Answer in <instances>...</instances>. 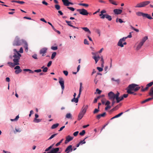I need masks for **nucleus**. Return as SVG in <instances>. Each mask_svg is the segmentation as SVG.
I'll return each mask as SVG.
<instances>
[{
	"instance_id": "9b49d317",
	"label": "nucleus",
	"mask_w": 153,
	"mask_h": 153,
	"mask_svg": "<svg viewBox=\"0 0 153 153\" xmlns=\"http://www.w3.org/2000/svg\"><path fill=\"white\" fill-rule=\"evenodd\" d=\"M88 108V105H83V106L82 108V109L80 112L85 114L86 111L87 109Z\"/></svg>"
},
{
	"instance_id": "a19ab883",
	"label": "nucleus",
	"mask_w": 153,
	"mask_h": 153,
	"mask_svg": "<svg viewBox=\"0 0 153 153\" xmlns=\"http://www.w3.org/2000/svg\"><path fill=\"white\" fill-rule=\"evenodd\" d=\"M56 52H53L51 55V58L52 59H53L56 56Z\"/></svg>"
},
{
	"instance_id": "4d7b16f0",
	"label": "nucleus",
	"mask_w": 153,
	"mask_h": 153,
	"mask_svg": "<svg viewBox=\"0 0 153 153\" xmlns=\"http://www.w3.org/2000/svg\"><path fill=\"white\" fill-rule=\"evenodd\" d=\"M55 7L57 10H59L60 9V6L58 4L55 5Z\"/></svg>"
},
{
	"instance_id": "e433bc0d",
	"label": "nucleus",
	"mask_w": 153,
	"mask_h": 153,
	"mask_svg": "<svg viewBox=\"0 0 153 153\" xmlns=\"http://www.w3.org/2000/svg\"><path fill=\"white\" fill-rule=\"evenodd\" d=\"M41 121V120L39 119H37L36 118H35L33 120V122L35 123H38L40 122Z\"/></svg>"
},
{
	"instance_id": "c85d7f7f",
	"label": "nucleus",
	"mask_w": 153,
	"mask_h": 153,
	"mask_svg": "<svg viewBox=\"0 0 153 153\" xmlns=\"http://www.w3.org/2000/svg\"><path fill=\"white\" fill-rule=\"evenodd\" d=\"M148 39V37L147 36H146L144 38H143L141 41V42L143 44L145 42L146 40H147Z\"/></svg>"
},
{
	"instance_id": "9d476101",
	"label": "nucleus",
	"mask_w": 153,
	"mask_h": 153,
	"mask_svg": "<svg viewBox=\"0 0 153 153\" xmlns=\"http://www.w3.org/2000/svg\"><path fill=\"white\" fill-rule=\"evenodd\" d=\"M72 147V146L71 145H70L68 146L65 149V152H67L68 153L70 152H71L72 151L73 149Z\"/></svg>"
},
{
	"instance_id": "a18cd8bd",
	"label": "nucleus",
	"mask_w": 153,
	"mask_h": 153,
	"mask_svg": "<svg viewBox=\"0 0 153 153\" xmlns=\"http://www.w3.org/2000/svg\"><path fill=\"white\" fill-rule=\"evenodd\" d=\"M123 114V112H121L114 117V118L118 117H120V116H121Z\"/></svg>"
},
{
	"instance_id": "a878e982",
	"label": "nucleus",
	"mask_w": 153,
	"mask_h": 153,
	"mask_svg": "<svg viewBox=\"0 0 153 153\" xmlns=\"http://www.w3.org/2000/svg\"><path fill=\"white\" fill-rule=\"evenodd\" d=\"M136 14L138 16H142L143 17L144 13L140 12H136Z\"/></svg>"
},
{
	"instance_id": "37998d69",
	"label": "nucleus",
	"mask_w": 153,
	"mask_h": 153,
	"mask_svg": "<svg viewBox=\"0 0 153 153\" xmlns=\"http://www.w3.org/2000/svg\"><path fill=\"white\" fill-rule=\"evenodd\" d=\"M132 91V90L128 89L127 90V92L128 94H133L134 93V92L131 91Z\"/></svg>"
},
{
	"instance_id": "79ce46f5",
	"label": "nucleus",
	"mask_w": 153,
	"mask_h": 153,
	"mask_svg": "<svg viewBox=\"0 0 153 153\" xmlns=\"http://www.w3.org/2000/svg\"><path fill=\"white\" fill-rule=\"evenodd\" d=\"M141 87H142V88L141 89V91H146L147 90L148 88L146 86V87L144 88H143V86H141Z\"/></svg>"
},
{
	"instance_id": "09e8293b",
	"label": "nucleus",
	"mask_w": 153,
	"mask_h": 153,
	"mask_svg": "<svg viewBox=\"0 0 153 153\" xmlns=\"http://www.w3.org/2000/svg\"><path fill=\"white\" fill-rule=\"evenodd\" d=\"M99 111V109L97 108H95L94 110V111H93V113L94 114H96Z\"/></svg>"
},
{
	"instance_id": "5701e85b",
	"label": "nucleus",
	"mask_w": 153,
	"mask_h": 153,
	"mask_svg": "<svg viewBox=\"0 0 153 153\" xmlns=\"http://www.w3.org/2000/svg\"><path fill=\"white\" fill-rule=\"evenodd\" d=\"M64 4L66 6H69L68 3L69 1L68 0H62Z\"/></svg>"
},
{
	"instance_id": "49530a36",
	"label": "nucleus",
	"mask_w": 153,
	"mask_h": 153,
	"mask_svg": "<svg viewBox=\"0 0 153 153\" xmlns=\"http://www.w3.org/2000/svg\"><path fill=\"white\" fill-rule=\"evenodd\" d=\"M63 140H64L63 139H62L59 142L57 143L56 144V146H58L62 142Z\"/></svg>"
},
{
	"instance_id": "f3484780",
	"label": "nucleus",
	"mask_w": 153,
	"mask_h": 153,
	"mask_svg": "<svg viewBox=\"0 0 153 153\" xmlns=\"http://www.w3.org/2000/svg\"><path fill=\"white\" fill-rule=\"evenodd\" d=\"M143 17L148 18L149 19H152L153 18L151 17L150 14L147 13H144Z\"/></svg>"
},
{
	"instance_id": "4468645a",
	"label": "nucleus",
	"mask_w": 153,
	"mask_h": 153,
	"mask_svg": "<svg viewBox=\"0 0 153 153\" xmlns=\"http://www.w3.org/2000/svg\"><path fill=\"white\" fill-rule=\"evenodd\" d=\"M113 11L115 14H119L122 13V10L121 9H115Z\"/></svg>"
},
{
	"instance_id": "6ab92c4d",
	"label": "nucleus",
	"mask_w": 153,
	"mask_h": 153,
	"mask_svg": "<svg viewBox=\"0 0 153 153\" xmlns=\"http://www.w3.org/2000/svg\"><path fill=\"white\" fill-rule=\"evenodd\" d=\"M19 58L18 59H13V61L15 65H17L19 64Z\"/></svg>"
},
{
	"instance_id": "6e6552de",
	"label": "nucleus",
	"mask_w": 153,
	"mask_h": 153,
	"mask_svg": "<svg viewBox=\"0 0 153 153\" xmlns=\"http://www.w3.org/2000/svg\"><path fill=\"white\" fill-rule=\"evenodd\" d=\"M125 39V38L123 37L120 39L117 44L118 46H120L121 47H123L124 46V45L123 44V42L125 41L126 40Z\"/></svg>"
},
{
	"instance_id": "f8f14e48",
	"label": "nucleus",
	"mask_w": 153,
	"mask_h": 153,
	"mask_svg": "<svg viewBox=\"0 0 153 153\" xmlns=\"http://www.w3.org/2000/svg\"><path fill=\"white\" fill-rule=\"evenodd\" d=\"M73 138V137H71L70 135H68L66 138V140L65 141V143L67 144L69 141L72 140Z\"/></svg>"
},
{
	"instance_id": "a211bd4d",
	"label": "nucleus",
	"mask_w": 153,
	"mask_h": 153,
	"mask_svg": "<svg viewBox=\"0 0 153 153\" xmlns=\"http://www.w3.org/2000/svg\"><path fill=\"white\" fill-rule=\"evenodd\" d=\"M82 82H80V88L79 89V94L78 95V96L77 97V98L78 99V98L80 97V95L81 94V92L82 91Z\"/></svg>"
},
{
	"instance_id": "412c9836",
	"label": "nucleus",
	"mask_w": 153,
	"mask_h": 153,
	"mask_svg": "<svg viewBox=\"0 0 153 153\" xmlns=\"http://www.w3.org/2000/svg\"><path fill=\"white\" fill-rule=\"evenodd\" d=\"M59 148H56L53 149L51 151L52 153H57L59 151Z\"/></svg>"
},
{
	"instance_id": "864d4df0",
	"label": "nucleus",
	"mask_w": 153,
	"mask_h": 153,
	"mask_svg": "<svg viewBox=\"0 0 153 153\" xmlns=\"http://www.w3.org/2000/svg\"><path fill=\"white\" fill-rule=\"evenodd\" d=\"M14 54L13 56V57L14 58V59H18V58H19V59H20V58L18 56H17V54L15 53H14Z\"/></svg>"
},
{
	"instance_id": "ea45409f",
	"label": "nucleus",
	"mask_w": 153,
	"mask_h": 153,
	"mask_svg": "<svg viewBox=\"0 0 153 153\" xmlns=\"http://www.w3.org/2000/svg\"><path fill=\"white\" fill-rule=\"evenodd\" d=\"M79 5L80 6H82L86 7H88V4L85 3H79Z\"/></svg>"
},
{
	"instance_id": "338daca9",
	"label": "nucleus",
	"mask_w": 153,
	"mask_h": 153,
	"mask_svg": "<svg viewBox=\"0 0 153 153\" xmlns=\"http://www.w3.org/2000/svg\"><path fill=\"white\" fill-rule=\"evenodd\" d=\"M78 133H79V131H76L74 133L73 135L74 136H76L77 135Z\"/></svg>"
},
{
	"instance_id": "bf43d9fd",
	"label": "nucleus",
	"mask_w": 153,
	"mask_h": 153,
	"mask_svg": "<svg viewBox=\"0 0 153 153\" xmlns=\"http://www.w3.org/2000/svg\"><path fill=\"white\" fill-rule=\"evenodd\" d=\"M149 95L153 97V91H150L149 92Z\"/></svg>"
},
{
	"instance_id": "c03bdc74",
	"label": "nucleus",
	"mask_w": 153,
	"mask_h": 153,
	"mask_svg": "<svg viewBox=\"0 0 153 153\" xmlns=\"http://www.w3.org/2000/svg\"><path fill=\"white\" fill-rule=\"evenodd\" d=\"M133 32H130L129 33V34L128 36H127V37H123L124 38H125V39L126 40L127 38H131L132 37V35L131 34V33H132Z\"/></svg>"
},
{
	"instance_id": "72a5a7b5",
	"label": "nucleus",
	"mask_w": 153,
	"mask_h": 153,
	"mask_svg": "<svg viewBox=\"0 0 153 153\" xmlns=\"http://www.w3.org/2000/svg\"><path fill=\"white\" fill-rule=\"evenodd\" d=\"M23 71H29L30 73H33L34 72L31 70L27 69H24Z\"/></svg>"
},
{
	"instance_id": "13d9d810",
	"label": "nucleus",
	"mask_w": 153,
	"mask_h": 153,
	"mask_svg": "<svg viewBox=\"0 0 153 153\" xmlns=\"http://www.w3.org/2000/svg\"><path fill=\"white\" fill-rule=\"evenodd\" d=\"M97 69L98 70L99 72H101L102 71L103 68H100L99 67H97Z\"/></svg>"
},
{
	"instance_id": "6e6d98bb",
	"label": "nucleus",
	"mask_w": 153,
	"mask_h": 153,
	"mask_svg": "<svg viewBox=\"0 0 153 153\" xmlns=\"http://www.w3.org/2000/svg\"><path fill=\"white\" fill-rule=\"evenodd\" d=\"M140 88V87L139 86L136 87L134 89V91H136L138 90Z\"/></svg>"
},
{
	"instance_id": "ddd939ff",
	"label": "nucleus",
	"mask_w": 153,
	"mask_h": 153,
	"mask_svg": "<svg viewBox=\"0 0 153 153\" xmlns=\"http://www.w3.org/2000/svg\"><path fill=\"white\" fill-rule=\"evenodd\" d=\"M106 13V11L105 10H102L100 12V14L99 15V16L100 17V18L102 19H104L105 18L104 16L105 15V14H103L104 13Z\"/></svg>"
},
{
	"instance_id": "423d86ee",
	"label": "nucleus",
	"mask_w": 153,
	"mask_h": 153,
	"mask_svg": "<svg viewBox=\"0 0 153 153\" xmlns=\"http://www.w3.org/2000/svg\"><path fill=\"white\" fill-rule=\"evenodd\" d=\"M48 48L44 47L41 49L39 51V54L42 55V56L45 55V53L47 52Z\"/></svg>"
},
{
	"instance_id": "de8ad7c7",
	"label": "nucleus",
	"mask_w": 153,
	"mask_h": 153,
	"mask_svg": "<svg viewBox=\"0 0 153 153\" xmlns=\"http://www.w3.org/2000/svg\"><path fill=\"white\" fill-rule=\"evenodd\" d=\"M57 134H55L52 135L48 139V140H50L55 137L57 135Z\"/></svg>"
},
{
	"instance_id": "8fccbe9b",
	"label": "nucleus",
	"mask_w": 153,
	"mask_h": 153,
	"mask_svg": "<svg viewBox=\"0 0 153 153\" xmlns=\"http://www.w3.org/2000/svg\"><path fill=\"white\" fill-rule=\"evenodd\" d=\"M85 133V130H83L81 132H80L79 134L81 136H83Z\"/></svg>"
},
{
	"instance_id": "f03ea898",
	"label": "nucleus",
	"mask_w": 153,
	"mask_h": 153,
	"mask_svg": "<svg viewBox=\"0 0 153 153\" xmlns=\"http://www.w3.org/2000/svg\"><path fill=\"white\" fill-rule=\"evenodd\" d=\"M150 3V1H143L138 4L135 7H144Z\"/></svg>"
},
{
	"instance_id": "c9c22d12",
	"label": "nucleus",
	"mask_w": 153,
	"mask_h": 153,
	"mask_svg": "<svg viewBox=\"0 0 153 153\" xmlns=\"http://www.w3.org/2000/svg\"><path fill=\"white\" fill-rule=\"evenodd\" d=\"M71 101L72 102H75L76 103H77L78 101V99L77 98H74L71 100Z\"/></svg>"
},
{
	"instance_id": "b1692460",
	"label": "nucleus",
	"mask_w": 153,
	"mask_h": 153,
	"mask_svg": "<svg viewBox=\"0 0 153 153\" xmlns=\"http://www.w3.org/2000/svg\"><path fill=\"white\" fill-rule=\"evenodd\" d=\"M105 18L108 19L109 21H111L112 19L111 16L109 15L108 14L106 13L105 15L104 16Z\"/></svg>"
},
{
	"instance_id": "774afa93",
	"label": "nucleus",
	"mask_w": 153,
	"mask_h": 153,
	"mask_svg": "<svg viewBox=\"0 0 153 153\" xmlns=\"http://www.w3.org/2000/svg\"><path fill=\"white\" fill-rule=\"evenodd\" d=\"M63 72L64 74H65V76H67V75H68V71H63Z\"/></svg>"
},
{
	"instance_id": "393cba45",
	"label": "nucleus",
	"mask_w": 153,
	"mask_h": 153,
	"mask_svg": "<svg viewBox=\"0 0 153 153\" xmlns=\"http://www.w3.org/2000/svg\"><path fill=\"white\" fill-rule=\"evenodd\" d=\"M100 58V57L99 56H93V58L94 59L96 63H97V62L99 60Z\"/></svg>"
},
{
	"instance_id": "1a4fd4ad",
	"label": "nucleus",
	"mask_w": 153,
	"mask_h": 153,
	"mask_svg": "<svg viewBox=\"0 0 153 153\" xmlns=\"http://www.w3.org/2000/svg\"><path fill=\"white\" fill-rule=\"evenodd\" d=\"M138 85L135 84H132L129 85L128 87V89L134 91L135 88Z\"/></svg>"
},
{
	"instance_id": "603ef678",
	"label": "nucleus",
	"mask_w": 153,
	"mask_h": 153,
	"mask_svg": "<svg viewBox=\"0 0 153 153\" xmlns=\"http://www.w3.org/2000/svg\"><path fill=\"white\" fill-rule=\"evenodd\" d=\"M84 43L85 45H88L89 44L88 41L86 39H84Z\"/></svg>"
},
{
	"instance_id": "0eeeda50",
	"label": "nucleus",
	"mask_w": 153,
	"mask_h": 153,
	"mask_svg": "<svg viewBox=\"0 0 153 153\" xmlns=\"http://www.w3.org/2000/svg\"><path fill=\"white\" fill-rule=\"evenodd\" d=\"M120 95V93L117 92V96H116V100L117 102L119 103L120 101L122 100L124 98V97L123 96L121 97H119Z\"/></svg>"
},
{
	"instance_id": "3c124183",
	"label": "nucleus",
	"mask_w": 153,
	"mask_h": 153,
	"mask_svg": "<svg viewBox=\"0 0 153 153\" xmlns=\"http://www.w3.org/2000/svg\"><path fill=\"white\" fill-rule=\"evenodd\" d=\"M153 84V82H152L149 83L146 86L149 88V87H151V86H152Z\"/></svg>"
},
{
	"instance_id": "0e129e2a",
	"label": "nucleus",
	"mask_w": 153,
	"mask_h": 153,
	"mask_svg": "<svg viewBox=\"0 0 153 153\" xmlns=\"http://www.w3.org/2000/svg\"><path fill=\"white\" fill-rule=\"evenodd\" d=\"M96 91L97 92V94H100L102 92L101 90H100L98 88L96 89Z\"/></svg>"
},
{
	"instance_id": "5fc2aeb1",
	"label": "nucleus",
	"mask_w": 153,
	"mask_h": 153,
	"mask_svg": "<svg viewBox=\"0 0 153 153\" xmlns=\"http://www.w3.org/2000/svg\"><path fill=\"white\" fill-rule=\"evenodd\" d=\"M51 49L53 50H57L58 49L57 46H52L51 48Z\"/></svg>"
},
{
	"instance_id": "7c9ffc66",
	"label": "nucleus",
	"mask_w": 153,
	"mask_h": 153,
	"mask_svg": "<svg viewBox=\"0 0 153 153\" xmlns=\"http://www.w3.org/2000/svg\"><path fill=\"white\" fill-rule=\"evenodd\" d=\"M13 51H14L17 54V56H18L19 57V58H20V57L21 56V54H20L19 53V52L17 51V50L15 49H13Z\"/></svg>"
},
{
	"instance_id": "dca6fc26",
	"label": "nucleus",
	"mask_w": 153,
	"mask_h": 153,
	"mask_svg": "<svg viewBox=\"0 0 153 153\" xmlns=\"http://www.w3.org/2000/svg\"><path fill=\"white\" fill-rule=\"evenodd\" d=\"M106 113L105 112H104L102 114H98L97 116V118L99 120L101 117H104L106 115Z\"/></svg>"
},
{
	"instance_id": "bb28decb",
	"label": "nucleus",
	"mask_w": 153,
	"mask_h": 153,
	"mask_svg": "<svg viewBox=\"0 0 153 153\" xmlns=\"http://www.w3.org/2000/svg\"><path fill=\"white\" fill-rule=\"evenodd\" d=\"M59 126V124L58 123L53 124L51 126V128L53 129L57 128Z\"/></svg>"
},
{
	"instance_id": "f704fd0d",
	"label": "nucleus",
	"mask_w": 153,
	"mask_h": 153,
	"mask_svg": "<svg viewBox=\"0 0 153 153\" xmlns=\"http://www.w3.org/2000/svg\"><path fill=\"white\" fill-rule=\"evenodd\" d=\"M54 144H52L48 148H47L45 150V152H48V151H49L53 147V146Z\"/></svg>"
},
{
	"instance_id": "4be33fe9",
	"label": "nucleus",
	"mask_w": 153,
	"mask_h": 153,
	"mask_svg": "<svg viewBox=\"0 0 153 153\" xmlns=\"http://www.w3.org/2000/svg\"><path fill=\"white\" fill-rule=\"evenodd\" d=\"M84 114H84L80 112L78 115V120H81Z\"/></svg>"
},
{
	"instance_id": "69168bd1",
	"label": "nucleus",
	"mask_w": 153,
	"mask_h": 153,
	"mask_svg": "<svg viewBox=\"0 0 153 153\" xmlns=\"http://www.w3.org/2000/svg\"><path fill=\"white\" fill-rule=\"evenodd\" d=\"M48 69V68L46 67L43 68V69L42 70V71L43 72H47V71Z\"/></svg>"
},
{
	"instance_id": "c756f323",
	"label": "nucleus",
	"mask_w": 153,
	"mask_h": 153,
	"mask_svg": "<svg viewBox=\"0 0 153 153\" xmlns=\"http://www.w3.org/2000/svg\"><path fill=\"white\" fill-rule=\"evenodd\" d=\"M108 1L110 3L113 5H117L116 2L114 1V0H108Z\"/></svg>"
},
{
	"instance_id": "680f3d73",
	"label": "nucleus",
	"mask_w": 153,
	"mask_h": 153,
	"mask_svg": "<svg viewBox=\"0 0 153 153\" xmlns=\"http://www.w3.org/2000/svg\"><path fill=\"white\" fill-rule=\"evenodd\" d=\"M67 8L72 11H74L75 9L72 7H68Z\"/></svg>"
},
{
	"instance_id": "cd10ccee",
	"label": "nucleus",
	"mask_w": 153,
	"mask_h": 153,
	"mask_svg": "<svg viewBox=\"0 0 153 153\" xmlns=\"http://www.w3.org/2000/svg\"><path fill=\"white\" fill-rule=\"evenodd\" d=\"M143 44L142 43L140 42L137 47V48H136L137 50H138L139 49H140L141 48L142 46L143 45Z\"/></svg>"
},
{
	"instance_id": "f257e3e1",
	"label": "nucleus",
	"mask_w": 153,
	"mask_h": 153,
	"mask_svg": "<svg viewBox=\"0 0 153 153\" xmlns=\"http://www.w3.org/2000/svg\"><path fill=\"white\" fill-rule=\"evenodd\" d=\"M25 40L23 39H20L18 36H16L13 43V46H20L24 42Z\"/></svg>"
},
{
	"instance_id": "58836bf2",
	"label": "nucleus",
	"mask_w": 153,
	"mask_h": 153,
	"mask_svg": "<svg viewBox=\"0 0 153 153\" xmlns=\"http://www.w3.org/2000/svg\"><path fill=\"white\" fill-rule=\"evenodd\" d=\"M65 22L66 23H67L68 25L70 27L73 26V25L71 24H72V23L71 22V21L65 20Z\"/></svg>"
},
{
	"instance_id": "e2e57ef3",
	"label": "nucleus",
	"mask_w": 153,
	"mask_h": 153,
	"mask_svg": "<svg viewBox=\"0 0 153 153\" xmlns=\"http://www.w3.org/2000/svg\"><path fill=\"white\" fill-rule=\"evenodd\" d=\"M42 71V70L41 69H37L35 70L34 71V72L39 73Z\"/></svg>"
},
{
	"instance_id": "052dcab7",
	"label": "nucleus",
	"mask_w": 153,
	"mask_h": 153,
	"mask_svg": "<svg viewBox=\"0 0 153 153\" xmlns=\"http://www.w3.org/2000/svg\"><path fill=\"white\" fill-rule=\"evenodd\" d=\"M32 57L35 59H37V55L36 54H34L32 56Z\"/></svg>"
},
{
	"instance_id": "4c0bfd02",
	"label": "nucleus",
	"mask_w": 153,
	"mask_h": 153,
	"mask_svg": "<svg viewBox=\"0 0 153 153\" xmlns=\"http://www.w3.org/2000/svg\"><path fill=\"white\" fill-rule=\"evenodd\" d=\"M22 71V70L21 69H19L18 70H17L15 71V72L16 74H18L20 73H21Z\"/></svg>"
},
{
	"instance_id": "20e7f679",
	"label": "nucleus",
	"mask_w": 153,
	"mask_h": 153,
	"mask_svg": "<svg viewBox=\"0 0 153 153\" xmlns=\"http://www.w3.org/2000/svg\"><path fill=\"white\" fill-rule=\"evenodd\" d=\"M59 82L61 86V88L62 89V94L63 92V91L64 89V81L63 79V78L62 77H59Z\"/></svg>"
},
{
	"instance_id": "39448f33",
	"label": "nucleus",
	"mask_w": 153,
	"mask_h": 153,
	"mask_svg": "<svg viewBox=\"0 0 153 153\" xmlns=\"http://www.w3.org/2000/svg\"><path fill=\"white\" fill-rule=\"evenodd\" d=\"M77 11L79 13L83 15H87L88 14V13L87 10L84 9H78L77 10Z\"/></svg>"
},
{
	"instance_id": "2eb2a0df",
	"label": "nucleus",
	"mask_w": 153,
	"mask_h": 153,
	"mask_svg": "<svg viewBox=\"0 0 153 153\" xmlns=\"http://www.w3.org/2000/svg\"><path fill=\"white\" fill-rule=\"evenodd\" d=\"M23 43L24 44V48H25V51L26 52H27L28 51V45L27 42L25 40L24 42Z\"/></svg>"
},
{
	"instance_id": "7ed1b4c3",
	"label": "nucleus",
	"mask_w": 153,
	"mask_h": 153,
	"mask_svg": "<svg viewBox=\"0 0 153 153\" xmlns=\"http://www.w3.org/2000/svg\"><path fill=\"white\" fill-rule=\"evenodd\" d=\"M117 94H115L112 91H110L108 94V96L109 100H114L115 99L116 100Z\"/></svg>"
},
{
	"instance_id": "2f4dec72",
	"label": "nucleus",
	"mask_w": 153,
	"mask_h": 153,
	"mask_svg": "<svg viewBox=\"0 0 153 153\" xmlns=\"http://www.w3.org/2000/svg\"><path fill=\"white\" fill-rule=\"evenodd\" d=\"M7 64L11 67H14L15 65H16L14 63H13L11 62H8Z\"/></svg>"
},
{
	"instance_id": "aec40b11",
	"label": "nucleus",
	"mask_w": 153,
	"mask_h": 153,
	"mask_svg": "<svg viewBox=\"0 0 153 153\" xmlns=\"http://www.w3.org/2000/svg\"><path fill=\"white\" fill-rule=\"evenodd\" d=\"M82 29L84 30L85 32H88V34H90L91 33V32L89 30V29L87 27H82Z\"/></svg>"
},
{
	"instance_id": "473e14b6",
	"label": "nucleus",
	"mask_w": 153,
	"mask_h": 153,
	"mask_svg": "<svg viewBox=\"0 0 153 153\" xmlns=\"http://www.w3.org/2000/svg\"><path fill=\"white\" fill-rule=\"evenodd\" d=\"M66 117L67 118H72V115L71 113H67L66 115Z\"/></svg>"
}]
</instances>
